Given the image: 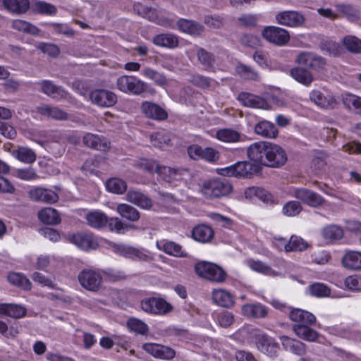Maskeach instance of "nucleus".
Returning <instances> with one entry per match:
<instances>
[{"label":"nucleus","mask_w":361,"mask_h":361,"mask_svg":"<svg viewBox=\"0 0 361 361\" xmlns=\"http://www.w3.org/2000/svg\"><path fill=\"white\" fill-rule=\"evenodd\" d=\"M232 190V185L226 178H214L206 180L202 183L200 188L202 195L209 200L226 196Z\"/></svg>","instance_id":"obj_1"},{"label":"nucleus","mask_w":361,"mask_h":361,"mask_svg":"<svg viewBox=\"0 0 361 361\" xmlns=\"http://www.w3.org/2000/svg\"><path fill=\"white\" fill-rule=\"evenodd\" d=\"M118 89L126 94L140 95L147 91L149 85L135 76L122 75L117 79Z\"/></svg>","instance_id":"obj_2"},{"label":"nucleus","mask_w":361,"mask_h":361,"mask_svg":"<svg viewBox=\"0 0 361 361\" xmlns=\"http://www.w3.org/2000/svg\"><path fill=\"white\" fill-rule=\"evenodd\" d=\"M195 270L198 276L214 282L221 283L226 278V272L220 267L208 262L197 263Z\"/></svg>","instance_id":"obj_3"},{"label":"nucleus","mask_w":361,"mask_h":361,"mask_svg":"<svg viewBox=\"0 0 361 361\" xmlns=\"http://www.w3.org/2000/svg\"><path fill=\"white\" fill-rule=\"evenodd\" d=\"M251 339L257 350L261 353L266 354L271 357H274L277 355L279 346L274 341V339L269 336L267 334L257 331L252 334Z\"/></svg>","instance_id":"obj_4"},{"label":"nucleus","mask_w":361,"mask_h":361,"mask_svg":"<svg viewBox=\"0 0 361 361\" xmlns=\"http://www.w3.org/2000/svg\"><path fill=\"white\" fill-rule=\"evenodd\" d=\"M257 166L249 161H238L230 166L219 169L223 176L247 178L255 173Z\"/></svg>","instance_id":"obj_5"},{"label":"nucleus","mask_w":361,"mask_h":361,"mask_svg":"<svg viewBox=\"0 0 361 361\" xmlns=\"http://www.w3.org/2000/svg\"><path fill=\"white\" fill-rule=\"evenodd\" d=\"M78 279L82 288L92 292H97L102 283L101 274L91 269H82L78 274Z\"/></svg>","instance_id":"obj_6"},{"label":"nucleus","mask_w":361,"mask_h":361,"mask_svg":"<svg viewBox=\"0 0 361 361\" xmlns=\"http://www.w3.org/2000/svg\"><path fill=\"white\" fill-rule=\"evenodd\" d=\"M90 102L99 107H111L117 102L115 93L105 89H96L89 93Z\"/></svg>","instance_id":"obj_7"},{"label":"nucleus","mask_w":361,"mask_h":361,"mask_svg":"<svg viewBox=\"0 0 361 361\" xmlns=\"http://www.w3.org/2000/svg\"><path fill=\"white\" fill-rule=\"evenodd\" d=\"M276 20L281 25L298 27L304 25L305 16L298 11H283L276 14Z\"/></svg>","instance_id":"obj_8"},{"label":"nucleus","mask_w":361,"mask_h":361,"mask_svg":"<svg viewBox=\"0 0 361 361\" xmlns=\"http://www.w3.org/2000/svg\"><path fill=\"white\" fill-rule=\"evenodd\" d=\"M141 308L146 312L165 314L172 310V305L159 298H149L142 300Z\"/></svg>","instance_id":"obj_9"},{"label":"nucleus","mask_w":361,"mask_h":361,"mask_svg":"<svg viewBox=\"0 0 361 361\" xmlns=\"http://www.w3.org/2000/svg\"><path fill=\"white\" fill-rule=\"evenodd\" d=\"M267 150L265 156V166L280 167L286 163L287 155L281 146L269 142Z\"/></svg>","instance_id":"obj_10"},{"label":"nucleus","mask_w":361,"mask_h":361,"mask_svg":"<svg viewBox=\"0 0 361 361\" xmlns=\"http://www.w3.org/2000/svg\"><path fill=\"white\" fill-rule=\"evenodd\" d=\"M262 35L268 42L278 46L285 45L290 39L289 32L286 30L276 26L264 28Z\"/></svg>","instance_id":"obj_11"},{"label":"nucleus","mask_w":361,"mask_h":361,"mask_svg":"<svg viewBox=\"0 0 361 361\" xmlns=\"http://www.w3.org/2000/svg\"><path fill=\"white\" fill-rule=\"evenodd\" d=\"M39 90L46 95L56 99H68L69 94L62 87L56 85L51 80H44L38 82Z\"/></svg>","instance_id":"obj_12"},{"label":"nucleus","mask_w":361,"mask_h":361,"mask_svg":"<svg viewBox=\"0 0 361 361\" xmlns=\"http://www.w3.org/2000/svg\"><path fill=\"white\" fill-rule=\"evenodd\" d=\"M296 61L302 66H307L316 71H321L326 66V61L320 56L312 53L302 52L296 59Z\"/></svg>","instance_id":"obj_13"},{"label":"nucleus","mask_w":361,"mask_h":361,"mask_svg":"<svg viewBox=\"0 0 361 361\" xmlns=\"http://www.w3.org/2000/svg\"><path fill=\"white\" fill-rule=\"evenodd\" d=\"M70 241L83 250H95L99 245L96 238L91 233H76L70 238Z\"/></svg>","instance_id":"obj_14"},{"label":"nucleus","mask_w":361,"mask_h":361,"mask_svg":"<svg viewBox=\"0 0 361 361\" xmlns=\"http://www.w3.org/2000/svg\"><path fill=\"white\" fill-rule=\"evenodd\" d=\"M294 196L298 200L313 207L321 206L325 202V200L317 193L305 188L295 190Z\"/></svg>","instance_id":"obj_15"},{"label":"nucleus","mask_w":361,"mask_h":361,"mask_svg":"<svg viewBox=\"0 0 361 361\" xmlns=\"http://www.w3.org/2000/svg\"><path fill=\"white\" fill-rule=\"evenodd\" d=\"M269 143L267 142H257L252 144L247 149L249 159L254 162L264 165Z\"/></svg>","instance_id":"obj_16"},{"label":"nucleus","mask_w":361,"mask_h":361,"mask_svg":"<svg viewBox=\"0 0 361 361\" xmlns=\"http://www.w3.org/2000/svg\"><path fill=\"white\" fill-rule=\"evenodd\" d=\"M142 348L149 354L160 359H172L176 354L173 349L156 343H145Z\"/></svg>","instance_id":"obj_17"},{"label":"nucleus","mask_w":361,"mask_h":361,"mask_svg":"<svg viewBox=\"0 0 361 361\" xmlns=\"http://www.w3.org/2000/svg\"><path fill=\"white\" fill-rule=\"evenodd\" d=\"M141 111L147 118L157 121H164L168 117L167 112L162 107L151 102H142Z\"/></svg>","instance_id":"obj_18"},{"label":"nucleus","mask_w":361,"mask_h":361,"mask_svg":"<svg viewBox=\"0 0 361 361\" xmlns=\"http://www.w3.org/2000/svg\"><path fill=\"white\" fill-rule=\"evenodd\" d=\"M156 173H158L166 182L170 183L173 180H179L188 173L186 169L171 168L158 164Z\"/></svg>","instance_id":"obj_19"},{"label":"nucleus","mask_w":361,"mask_h":361,"mask_svg":"<svg viewBox=\"0 0 361 361\" xmlns=\"http://www.w3.org/2000/svg\"><path fill=\"white\" fill-rule=\"evenodd\" d=\"M30 197L37 202L51 204L58 200V195L51 190L42 188H35L29 192Z\"/></svg>","instance_id":"obj_20"},{"label":"nucleus","mask_w":361,"mask_h":361,"mask_svg":"<svg viewBox=\"0 0 361 361\" xmlns=\"http://www.w3.org/2000/svg\"><path fill=\"white\" fill-rule=\"evenodd\" d=\"M238 99L245 106L263 109L269 108V104L264 99L248 92L240 93Z\"/></svg>","instance_id":"obj_21"},{"label":"nucleus","mask_w":361,"mask_h":361,"mask_svg":"<svg viewBox=\"0 0 361 361\" xmlns=\"http://www.w3.org/2000/svg\"><path fill=\"white\" fill-rule=\"evenodd\" d=\"M83 142L86 146L97 150L106 151L110 148V143L107 139L92 133L84 135Z\"/></svg>","instance_id":"obj_22"},{"label":"nucleus","mask_w":361,"mask_h":361,"mask_svg":"<svg viewBox=\"0 0 361 361\" xmlns=\"http://www.w3.org/2000/svg\"><path fill=\"white\" fill-rule=\"evenodd\" d=\"M157 247L159 250L176 257H187L186 252L182 250L181 246L173 241H168L165 240L158 241L157 243Z\"/></svg>","instance_id":"obj_23"},{"label":"nucleus","mask_w":361,"mask_h":361,"mask_svg":"<svg viewBox=\"0 0 361 361\" xmlns=\"http://www.w3.org/2000/svg\"><path fill=\"white\" fill-rule=\"evenodd\" d=\"M283 347L286 350L298 355H302L305 353L306 345L302 342L290 338L287 336L280 337Z\"/></svg>","instance_id":"obj_24"},{"label":"nucleus","mask_w":361,"mask_h":361,"mask_svg":"<svg viewBox=\"0 0 361 361\" xmlns=\"http://www.w3.org/2000/svg\"><path fill=\"white\" fill-rule=\"evenodd\" d=\"M126 199L130 202L145 209H149L152 207V200L137 190H130L126 194Z\"/></svg>","instance_id":"obj_25"},{"label":"nucleus","mask_w":361,"mask_h":361,"mask_svg":"<svg viewBox=\"0 0 361 361\" xmlns=\"http://www.w3.org/2000/svg\"><path fill=\"white\" fill-rule=\"evenodd\" d=\"M153 43L158 47L173 49L178 46L179 40L176 35L171 33H161L154 36Z\"/></svg>","instance_id":"obj_26"},{"label":"nucleus","mask_w":361,"mask_h":361,"mask_svg":"<svg viewBox=\"0 0 361 361\" xmlns=\"http://www.w3.org/2000/svg\"><path fill=\"white\" fill-rule=\"evenodd\" d=\"M310 325L294 324L292 329L300 338L309 342H314L319 337V333L310 328Z\"/></svg>","instance_id":"obj_27"},{"label":"nucleus","mask_w":361,"mask_h":361,"mask_svg":"<svg viewBox=\"0 0 361 361\" xmlns=\"http://www.w3.org/2000/svg\"><path fill=\"white\" fill-rule=\"evenodd\" d=\"M176 25L180 31L192 35H200L204 30V26L200 23L186 19H180Z\"/></svg>","instance_id":"obj_28"},{"label":"nucleus","mask_w":361,"mask_h":361,"mask_svg":"<svg viewBox=\"0 0 361 361\" xmlns=\"http://www.w3.org/2000/svg\"><path fill=\"white\" fill-rule=\"evenodd\" d=\"M290 319L295 322V324H313L316 322V317L312 313L300 309H295L289 313Z\"/></svg>","instance_id":"obj_29"},{"label":"nucleus","mask_w":361,"mask_h":361,"mask_svg":"<svg viewBox=\"0 0 361 361\" xmlns=\"http://www.w3.org/2000/svg\"><path fill=\"white\" fill-rule=\"evenodd\" d=\"M243 314L248 317L264 318L268 314V309L260 303L245 304L242 307Z\"/></svg>","instance_id":"obj_30"},{"label":"nucleus","mask_w":361,"mask_h":361,"mask_svg":"<svg viewBox=\"0 0 361 361\" xmlns=\"http://www.w3.org/2000/svg\"><path fill=\"white\" fill-rule=\"evenodd\" d=\"M37 112L41 115L56 120H67L68 115L62 109L47 104H42L37 108Z\"/></svg>","instance_id":"obj_31"},{"label":"nucleus","mask_w":361,"mask_h":361,"mask_svg":"<svg viewBox=\"0 0 361 361\" xmlns=\"http://www.w3.org/2000/svg\"><path fill=\"white\" fill-rule=\"evenodd\" d=\"M214 302L219 306L229 308L234 304L233 295L224 289H216L212 292Z\"/></svg>","instance_id":"obj_32"},{"label":"nucleus","mask_w":361,"mask_h":361,"mask_svg":"<svg viewBox=\"0 0 361 361\" xmlns=\"http://www.w3.org/2000/svg\"><path fill=\"white\" fill-rule=\"evenodd\" d=\"M255 132L262 137L275 138L278 135V129L275 125L267 121H262L255 126Z\"/></svg>","instance_id":"obj_33"},{"label":"nucleus","mask_w":361,"mask_h":361,"mask_svg":"<svg viewBox=\"0 0 361 361\" xmlns=\"http://www.w3.org/2000/svg\"><path fill=\"white\" fill-rule=\"evenodd\" d=\"M5 8L9 11L16 13H25L30 7L28 0H3Z\"/></svg>","instance_id":"obj_34"},{"label":"nucleus","mask_w":361,"mask_h":361,"mask_svg":"<svg viewBox=\"0 0 361 361\" xmlns=\"http://www.w3.org/2000/svg\"><path fill=\"white\" fill-rule=\"evenodd\" d=\"M213 230L208 226L199 225L192 230V238L199 242L207 243L213 238Z\"/></svg>","instance_id":"obj_35"},{"label":"nucleus","mask_w":361,"mask_h":361,"mask_svg":"<svg viewBox=\"0 0 361 361\" xmlns=\"http://www.w3.org/2000/svg\"><path fill=\"white\" fill-rule=\"evenodd\" d=\"M310 99L318 106L324 109L331 106L335 102V99L333 97H326L319 90L311 91L310 93Z\"/></svg>","instance_id":"obj_36"},{"label":"nucleus","mask_w":361,"mask_h":361,"mask_svg":"<svg viewBox=\"0 0 361 361\" xmlns=\"http://www.w3.org/2000/svg\"><path fill=\"white\" fill-rule=\"evenodd\" d=\"M116 211L123 218L130 221H137L140 217L139 211L128 204H118Z\"/></svg>","instance_id":"obj_37"},{"label":"nucleus","mask_w":361,"mask_h":361,"mask_svg":"<svg viewBox=\"0 0 361 361\" xmlns=\"http://www.w3.org/2000/svg\"><path fill=\"white\" fill-rule=\"evenodd\" d=\"M39 219L44 224L54 225L60 222L58 212L51 207L44 208L38 212Z\"/></svg>","instance_id":"obj_38"},{"label":"nucleus","mask_w":361,"mask_h":361,"mask_svg":"<svg viewBox=\"0 0 361 361\" xmlns=\"http://www.w3.org/2000/svg\"><path fill=\"white\" fill-rule=\"evenodd\" d=\"M345 106L350 111L361 116V97L353 94H345L343 97Z\"/></svg>","instance_id":"obj_39"},{"label":"nucleus","mask_w":361,"mask_h":361,"mask_svg":"<svg viewBox=\"0 0 361 361\" xmlns=\"http://www.w3.org/2000/svg\"><path fill=\"white\" fill-rule=\"evenodd\" d=\"M345 267L350 269H361V252L352 251L347 253L342 259Z\"/></svg>","instance_id":"obj_40"},{"label":"nucleus","mask_w":361,"mask_h":361,"mask_svg":"<svg viewBox=\"0 0 361 361\" xmlns=\"http://www.w3.org/2000/svg\"><path fill=\"white\" fill-rule=\"evenodd\" d=\"M245 195L246 197L255 195L267 204L276 203L273 195L264 188L255 187L250 188L245 191Z\"/></svg>","instance_id":"obj_41"},{"label":"nucleus","mask_w":361,"mask_h":361,"mask_svg":"<svg viewBox=\"0 0 361 361\" xmlns=\"http://www.w3.org/2000/svg\"><path fill=\"white\" fill-rule=\"evenodd\" d=\"M89 225L93 228H99L106 225L107 216L102 212H91L86 215Z\"/></svg>","instance_id":"obj_42"},{"label":"nucleus","mask_w":361,"mask_h":361,"mask_svg":"<svg viewBox=\"0 0 361 361\" xmlns=\"http://www.w3.org/2000/svg\"><path fill=\"white\" fill-rule=\"evenodd\" d=\"M292 77L298 82L308 86L313 80L311 73L302 68H295L291 70Z\"/></svg>","instance_id":"obj_43"},{"label":"nucleus","mask_w":361,"mask_h":361,"mask_svg":"<svg viewBox=\"0 0 361 361\" xmlns=\"http://www.w3.org/2000/svg\"><path fill=\"white\" fill-rule=\"evenodd\" d=\"M240 134L231 128L219 129L216 132V137L225 142H235L240 140Z\"/></svg>","instance_id":"obj_44"},{"label":"nucleus","mask_w":361,"mask_h":361,"mask_svg":"<svg viewBox=\"0 0 361 361\" xmlns=\"http://www.w3.org/2000/svg\"><path fill=\"white\" fill-rule=\"evenodd\" d=\"M106 189L115 194H123L127 190V183L118 178L109 179L106 183Z\"/></svg>","instance_id":"obj_45"},{"label":"nucleus","mask_w":361,"mask_h":361,"mask_svg":"<svg viewBox=\"0 0 361 361\" xmlns=\"http://www.w3.org/2000/svg\"><path fill=\"white\" fill-rule=\"evenodd\" d=\"M157 162L153 159L145 158H140L135 160L133 166L140 170L146 171L149 173H156L157 168L158 167Z\"/></svg>","instance_id":"obj_46"},{"label":"nucleus","mask_w":361,"mask_h":361,"mask_svg":"<svg viewBox=\"0 0 361 361\" xmlns=\"http://www.w3.org/2000/svg\"><path fill=\"white\" fill-rule=\"evenodd\" d=\"M198 61L206 68L212 67L215 62V58L212 53L203 48L198 47L196 52Z\"/></svg>","instance_id":"obj_47"},{"label":"nucleus","mask_w":361,"mask_h":361,"mask_svg":"<svg viewBox=\"0 0 361 361\" xmlns=\"http://www.w3.org/2000/svg\"><path fill=\"white\" fill-rule=\"evenodd\" d=\"M307 247V243L298 236H292L288 243H284L286 252L302 251Z\"/></svg>","instance_id":"obj_48"},{"label":"nucleus","mask_w":361,"mask_h":361,"mask_svg":"<svg viewBox=\"0 0 361 361\" xmlns=\"http://www.w3.org/2000/svg\"><path fill=\"white\" fill-rule=\"evenodd\" d=\"M12 27L13 29L16 30L29 33L32 35H37L39 31L36 26L30 24L27 21L22 20H13L12 23Z\"/></svg>","instance_id":"obj_49"},{"label":"nucleus","mask_w":361,"mask_h":361,"mask_svg":"<svg viewBox=\"0 0 361 361\" xmlns=\"http://www.w3.org/2000/svg\"><path fill=\"white\" fill-rule=\"evenodd\" d=\"M236 73L245 80H257L259 79L258 73L250 66L240 64L235 68Z\"/></svg>","instance_id":"obj_50"},{"label":"nucleus","mask_w":361,"mask_h":361,"mask_svg":"<svg viewBox=\"0 0 361 361\" xmlns=\"http://www.w3.org/2000/svg\"><path fill=\"white\" fill-rule=\"evenodd\" d=\"M344 47L353 53H361V40L357 37L348 35L343 39Z\"/></svg>","instance_id":"obj_51"},{"label":"nucleus","mask_w":361,"mask_h":361,"mask_svg":"<svg viewBox=\"0 0 361 361\" xmlns=\"http://www.w3.org/2000/svg\"><path fill=\"white\" fill-rule=\"evenodd\" d=\"M323 237L325 239L336 240L341 239L343 235V229L335 225L326 226L322 231Z\"/></svg>","instance_id":"obj_52"},{"label":"nucleus","mask_w":361,"mask_h":361,"mask_svg":"<svg viewBox=\"0 0 361 361\" xmlns=\"http://www.w3.org/2000/svg\"><path fill=\"white\" fill-rule=\"evenodd\" d=\"M142 73L145 76L152 79L154 82L159 86H164L167 83L165 76L156 71L146 68L142 70Z\"/></svg>","instance_id":"obj_53"},{"label":"nucleus","mask_w":361,"mask_h":361,"mask_svg":"<svg viewBox=\"0 0 361 361\" xmlns=\"http://www.w3.org/2000/svg\"><path fill=\"white\" fill-rule=\"evenodd\" d=\"M150 142L153 146L161 148L169 145L170 138L167 134L163 132H157L150 135Z\"/></svg>","instance_id":"obj_54"},{"label":"nucleus","mask_w":361,"mask_h":361,"mask_svg":"<svg viewBox=\"0 0 361 361\" xmlns=\"http://www.w3.org/2000/svg\"><path fill=\"white\" fill-rule=\"evenodd\" d=\"M16 157L25 163H33L36 160L35 153L27 147H20L16 152Z\"/></svg>","instance_id":"obj_55"},{"label":"nucleus","mask_w":361,"mask_h":361,"mask_svg":"<svg viewBox=\"0 0 361 361\" xmlns=\"http://www.w3.org/2000/svg\"><path fill=\"white\" fill-rule=\"evenodd\" d=\"M135 11L138 15L150 21L157 20L158 15L155 8L140 5L135 8Z\"/></svg>","instance_id":"obj_56"},{"label":"nucleus","mask_w":361,"mask_h":361,"mask_svg":"<svg viewBox=\"0 0 361 361\" xmlns=\"http://www.w3.org/2000/svg\"><path fill=\"white\" fill-rule=\"evenodd\" d=\"M128 327L133 331L145 335L148 331V327L143 322L135 318L129 319L127 322Z\"/></svg>","instance_id":"obj_57"},{"label":"nucleus","mask_w":361,"mask_h":361,"mask_svg":"<svg viewBox=\"0 0 361 361\" xmlns=\"http://www.w3.org/2000/svg\"><path fill=\"white\" fill-rule=\"evenodd\" d=\"M302 211V206L299 202L289 201L283 207V213L287 216H295Z\"/></svg>","instance_id":"obj_58"},{"label":"nucleus","mask_w":361,"mask_h":361,"mask_svg":"<svg viewBox=\"0 0 361 361\" xmlns=\"http://www.w3.org/2000/svg\"><path fill=\"white\" fill-rule=\"evenodd\" d=\"M310 290L311 294L316 297H326L331 293L330 288L327 286L320 283H315L311 285Z\"/></svg>","instance_id":"obj_59"},{"label":"nucleus","mask_w":361,"mask_h":361,"mask_svg":"<svg viewBox=\"0 0 361 361\" xmlns=\"http://www.w3.org/2000/svg\"><path fill=\"white\" fill-rule=\"evenodd\" d=\"M15 176L25 180H32L38 178L35 171L32 167L18 169L16 171Z\"/></svg>","instance_id":"obj_60"},{"label":"nucleus","mask_w":361,"mask_h":361,"mask_svg":"<svg viewBox=\"0 0 361 361\" xmlns=\"http://www.w3.org/2000/svg\"><path fill=\"white\" fill-rule=\"evenodd\" d=\"M249 266L252 270L257 272H261L271 276L278 275L269 267L265 265L260 261H250L249 262Z\"/></svg>","instance_id":"obj_61"},{"label":"nucleus","mask_w":361,"mask_h":361,"mask_svg":"<svg viewBox=\"0 0 361 361\" xmlns=\"http://www.w3.org/2000/svg\"><path fill=\"white\" fill-rule=\"evenodd\" d=\"M26 314V310L25 307L18 305L8 304L7 314L8 316L13 318H21Z\"/></svg>","instance_id":"obj_62"},{"label":"nucleus","mask_w":361,"mask_h":361,"mask_svg":"<svg viewBox=\"0 0 361 361\" xmlns=\"http://www.w3.org/2000/svg\"><path fill=\"white\" fill-rule=\"evenodd\" d=\"M345 287L351 290H361V279L357 276H350L344 281Z\"/></svg>","instance_id":"obj_63"},{"label":"nucleus","mask_w":361,"mask_h":361,"mask_svg":"<svg viewBox=\"0 0 361 361\" xmlns=\"http://www.w3.org/2000/svg\"><path fill=\"white\" fill-rule=\"evenodd\" d=\"M51 27L56 34H62L68 37L74 35V30L66 24L54 23Z\"/></svg>","instance_id":"obj_64"}]
</instances>
